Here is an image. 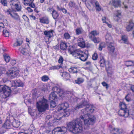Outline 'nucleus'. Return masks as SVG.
<instances>
[{
  "instance_id": "1",
  "label": "nucleus",
  "mask_w": 134,
  "mask_h": 134,
  "mask_svg": "<svg viewBox=\"0 0 134 134\" xmlns=\"http://www.w3.org/2000/svg\"><path fill=\"white\" fill-rule=\"evenodd\" d=\"M96 118L94 115L88 113H82L80 118L74 120L68 123L67 127L70 131L74 134L81 132L82 130L83 122L84 121L85 128H89L95 122Z\"/></svg>"
},
{
  "instance_id": "2",
  "label": "nucleus",
  "mask_w": 134,
  "mask_h": 134,
  "mask_svg": "<svg viewBox=\"0 0 134 134\" xmlns=\"http://www.w3.org/2000/svg\"><path fill=\"white\" fill-rule=\"evenodd\" d=\"M38 110L40 112L45 111L48 108L47 100L43 97L40 99L36 104Z\"/></svg>"
},
{
  "instance_id": "3",
  "label": "nucleus",
  "mask_w": 134,
  "mask_h": 134,
  "mask_svg": "<svg viewBox=\"0 0 134 134\" xmlns=\"http://www.w3.org/2000/svg\"><path fill=\"white\" fill-rule=\"evenodd\" d=\"M11 90L10 88L6 86L0 85V96L2 98H5L9 97L10 94Z\"/></svg>"
},
{
  "instance_id": "4",
  "label": "nucleus",
  "mask_w": 134,
  "mask_h": 134,
  "mask_svg": "<svg viewBox=\"0 0 134 134\" xmlns=\"http://www.w3.org/2000/svg\"><path fill=\"white\" fill-rule=\"evenodd\" d=\"M69 105L66 102L62 104L58 108V110L60 111L63 110L61 113V116L60 118L63 117H67L69 115L70 113L69 111H66V109L68 108Z\"/></svg>"
},
{
  "instance_id": "5",
  "label": "nucleus",
  "mask_w": 134,
  "mask_h": 134,
  "mask_svg": "<svg viewBox=\"0 0 134 134\" xmlns=\"http://www.w3.org/2000/svg\"><path fill=\"white\" fill-rule=\"evenodd\" d=\"M106 42L108 46V50L111 52L113 53L115 50L113 41L111 38V37L108 34H107L105 36Z\"/></svg>"
},
{
  "instance_id": "6",
  "label": "nucleus",
  "mask_w": 134,
  "mask_h": 134,
  "mask_svg": "<svg viewBox=\"0 0 134 134\" xmlns=\"http://www.w3.org/2000/svg\"><path fill=\"white\" fill-rule=\"evenodd\" d=\"M19 72L17 68H13L7 72V74L9 77L13 79L20 76Z\"/></svg>"
},
{
  "instance_id": "7",
  "label": "nucleus",
  "mask_w": 134,
  "mask_h": 134,
  "mask_svg": "<svg viewBox=\"0 0 134 134\" xmlns=\"http://www.w3.org/2000/svg\"><path fill=\"white\" fill-rule=\"evenodd\" d=\"M67 130V128L65 127L62 128L60 127H57L53 130L52 132L54 133V134H64Z\"/></svg>"
},
{
  "instance_id": "8",
  "label": "nucleus",
  "mask_w": 134,
  "mask_h": 134,
  "mask_svg": "<svg viewBox=\"0 0 134 134\" xmlns=\"http://www.w3.org/2000/svg\"><path fill=\"white\" fill-rule=\"evenodd\" d=\"M52 90L54 91L53 92L57 93L60 97L64 96V95L65 93L63 92L62 90L59 88L58 87L55 86L53 87Z\"/></svg>"
},
{
  "instance_id": "9",
  "label": "nucleus",
  "mask_w": 134,
  "mask_h": 134,
  "mask_svg": "<svg viewBox=\"0 0 134 134\" xmlns=\"http://www.w3.org/2000/svg\"><path fill=\"white\" fill-rule=\"evenodd\" d=\"M105 69L108 75L111 77L113 73L114 69L109 62H108L107 64L105 65Z\"/></svg>"
},
{
  "instance_id": "10",
  "label": "nucleus",
  "mask_w": 134,
  "mask_h": 134,
  "mask_svg": "<svg viewBox=\"0 0 134 134\" xmlns=\"http://www.w3.org/2000/svg\"><path fill=\"white\" fill-rule=\"evenodd\" d=\"M119 114L121 116H124L125 118H127L129 115V110L128 109H121L119 111Z\"/></svg>"
},
{
  "instance_id": "11",
  "label": "nucleus",
  "mask_w": 134,
  "mask_h": 134,
  "mask_svg": "<svg viewBox=\"0 0 134 134\" xmlns=\"http://www.w3.org/2000/svg\"><path fill=\"white\" fill-rule=\"evenodd\" d=\"M72 49H73L72 47L70 49H69V50L70 51V53L73 56L75 57H78L80 56V55H81L80 51L77 49L73 50Z\"/></svg>"
},
{
  "instance_id": "12",
  "label": "nucleus",
  "mask_w": 134,
  "mask_h": 134,
  "mask_svg": "<svg viewBox=\"0 0 134 134\" xmlns=\"http://www.w3.org/2000/svg\"><path fill=\"white\" fill-rule=\"evenodd\" d=\"M95 107L93 105H87L86 107L85 108L82 112L84 111H86L87 112L89 113H93L94 112L95 110Z\"/></svg>"
},
{
  "instance_id": "13",
  "label": "nucleus",
  "mask_w": 134,
  "mask_h": 134,
  "mask_svg": "<svg viewBox=\"0 0 134 134\" xmlns=\"http://www.w3.org/2000/svg\"><path fill=\"white\" fill-rule=\"evenodd\" d=\"M23 83L20 81L17 80L12 81V85L13 87H17L19 86H23Z\"/></svg>"
},
{
  "instance_id": "14",
  "label": "nucleus",
  "mask_w": 134,
  "mask_h": 134,
  "mask_svg": "<svg viewBox=\"0 0 134 134\" xmlns=\"http://www.w3.org/2000/svg\"><path fill=\"white\" fill-rule=\"evenodd\" d=\"M89 104V103L86 100H84L78 105L76 107V109H77L82 108L85 106H87Z\"/></svg>"
},
{
  "instance_id": "15",
  "label": "nucleus",
  "mask_w": 134,
  "mask_h": 134,
  "mask_svg": "<svg viewBox=\"0 0 134 134\" xmlns=\"http://www.w3.org/2000/svg\"><path fill=\"white\" fill-rule=\"evenodd\" d=\"M11 10L10 9H8L7 11V14L8 15H10L12 18L15 20H18L20 19L19 16L17 13H14L13 15L11 13Z\"/></svg>"
},
{
  "instance_id": "16",
  "label": "nucleus",
  "mask_w": 134,
  "mask_h": 134,
  "mask_svg": "<svg viewBox=\"0 0 134 134\" xmlns=\"http://www.w3.org/2000/svg\"><path fill=\"white\" fill-rule=\"evenodd\" d=\"M69 44L64 42H62L60 44V48L61 50L63 51L66 50Z\"/></svg>"
},
{
  "instance_id": "17",
  "label": "nucleus",
  "mask_w": 134,
  "mask_h": 134,
  "mask_svg": "<svg viewBox=\"0 0 134 134\" xmlns=\"http://www.w3.org/2000/svg\"><path fill=\"white\" fill-rule=\"evenodd\" d=\"M54 31L53 30L49 31L46 30L44 31V34L46 37L50 38L53 36V33Z\"/></svg>"
},
{
  "instance_id": "18",
  "label": "nucleus",
  "mask_w": 134,
  "mask_h": 134,
  "mask_svg": "<svg viewBox=\"0 0 134 134\" xmlns=\"http://www.w3.org/2000/svg\"><path fill=\"white\" fill-rule=\"evenodd\" d=\"M112 5H113L115 8H117L121 6V1L120 0H112L111 3Z\"/></svg>"
},
{
  "instance_id": "19",
  "label": "nucleus",
  "mask_w": 134,
  "mask_h": 134,
  "mask_svg": "<svg viewBox=\"0 0 134 134\" xmlns=\"http://www.w3.org/2000/svg\"><path fill=\"white\" fill-rule=\"evenodd\" d=\"M134 27V23H133L132 21H130L129 24L126 27V30L129 32Z\"/></svg>"
},
{
  "instance_id": "20",
  "label": "nucleus",
  "mask_w": 134,
  "mask_h": 134,
  "mask_svg": "<svg viewBox=\"0 0 134 134\" xmlns=\"http://www.w3.org/2000/svg\"><path fill=\"white\" fill-rule=\"evenodd\" d=\"M78 46L82 48L85 46V42L82 38H80L78 41Z\"/></svg>"
},
{
  "instance_id": "21",
  "label": "nucleus",
  "mask_w": 134,
  "mask_h": 134,
  "mask_svg": "<svg viewBox=\"0 0 134 134\" xmlns=\"http://www.w3.org/2000/svg\"><path fill=\"white\" fill-rule=\"evenodd\" d=\"M88 55L86 54H81L80 56L78 57H77V58L80 59L81 61H86L88 58Z\"/></svg>"
},
{
  "instance_id": "22",
  "label": "nucleus",
  "mask_w": 134,
  "mask_h": 134,
  "mask_svg": "<svg viewBox=\"0 0 134 134\" xmlns=\"http://www.w3.org/2000/svg\"><path fill=\"white\" fill-rule=\"evenodd\" d=\"M23 43V40L21 38H17L16 43L13 44L14 46H21Z\"/></svg>"
},
{
  "instance_id": "23",
  "label": "nucleus",
  "mask_w": 134,
  "mask_h": 134,
  "mask_svg": "<svg viewBox=\"0 0 134 134\" xmlns=\"http://www.w3.org/2000/svg\"><path fill=\"white\" fill-rule=\"evenodd\" d=\"M21 122L18 120H14L12 123V125L14 127L18 128L20 126Z\"/></svg>"
},
{
  "instance_id": "24",
  "label": "nucleus",
  "mask_w": 134,
  "mask_h": 134,
  "mask_svg": "<svg viewBox=\"0 0 134 134\" xmlns=\"http://www.w3.org/2000/svg\"><path fill=\"white\" fill-rule=\"evenodd\" d=\"M55 92H52L50 95L49 97V100H56L57 98V96Z\"/></svg>"
},
{
  "instance_id": "25",
  "label": "nucleus",
  "mask_w": 134,
  "mask_h": 134,
  "mask_svg": "<svg viewBox=\"0 0 134 134\" xmlns=\"http://www.w3.org/2000/svg\"><path fill=\"white\" fill-rule=\"evenodd\" d=\"M69 71L72 74H77L78 72L77 68L75 67H71L69 69Z\"/></svg>"
},
{
  "instance_id": "26",
  "label": "nucleus",
  "mask_w": 134,
  "mask_h": 134,
  "mask_svg": "<svg viewBox=\"0 0 134 134\" xmlns=\"http://www.w3.org/2000/svg\"><path fill=\"white\" fill-rule=\"evenodd\" d=\"M52 116L48 115L46 116L45 119L46 121L47 122L48 120H49V122L48 123V126L49 125L50 126H52V123H51V121L52 120Z\"/></svg>"
},
{
  "instance_id": "27",
  "label": "nucleus",
  "mask_w": 134,
  "mask_h": 134,
  "mask_svg": "<svg viewBox=\"0 0 134 134\" xmlns=\"http://www.w3.org/2000/svg\"><path fill=\"white\" fill-rule=\"evenodd\" d=\"M99 34V33L96 30H93L91 31L89 34V38H90L91 36H92V37H95V36H97Z\"/></svg>"
},
{
  "instance_id": "28",
  "label": "nucleus",
  "mask_w": 134,
  "mask_h": 134,
  "mask_svg": "<svg viewBox=\"0 0 134 134\" xmlns=\"http://www.w3.org/2000/svg\"><path fill=\"white\" fill-rule=\"evenodd\" d=\"M40 22L43 24H48L49 23V20L47 18H43L40 19Z\"/></svg>"
},
{
  "instance_id": "29",
  "label": "nucleus",
  "mask_w": 134,
  "mask_h": 134,
  "mask_svg": "<svg viewBox=\"0 0 134 134\" xmlns=\"http://www.w3.org/2000/svg\"><path fill=\"white\" fill-rule=\"evenodd\" d=\"M90 39L94 43H98L100 41V39L98 37H92L91 36Z\"/></svg>"
},
{
  "instance_id": "30",
  "label": "nucleus",
  "mask_w": 134,
  "mask_h": 134,
  "mask_svg": "<svg viewBox=\"0 0 134 134\" xmlns=\"http://www.w3.org/2000/svg\"><path fill=\"white\" fill-rule=\"evenodd\" d=\"M60 75L62 77H63V78H65L66 79H69L70 77L69 74L65 72L61 73Z\"/></svg>"
},
{
  "instance_id": "31",
  "label": "nucleus",
  "mask_w": 134,
  "mask_h": 134,
  "mask_svg": "<svg viewBox=\"0 0 134 134\" xmlns=\"http://www.w3.org/2000/svg\"><path fill=\"white\" fill-rule=\"evenodd\" d=\"M108 62H106L103 58V57H101L99 62L100 66L101 67H103L105 65H105L107 64Z\"/></svg>"
},
{
  "instance_id": "32",
  "label": "nucleus",
  "mask_w": 134,
  "mask_h": 134,
  "mask_svg": "<svg viewBox=\"0 0 134 134\" xmlns=\"http://www.w3.org/2000/svg\"><path fill=\"white\" fill-rule=\"evenodd\" d=\"M2 126L6 129H9L10 128V123L9 122H6L3 124Z\"/></svg>"
},
{
  "instance_id": "33",
  "label": "nucleus",
  "mask_w": 134,
  "mask_h": 134,
  "mask_svg": "<svg viewBox=\"0 0 134 134\" xmlns=\"http://www.w3.org/2000/svg\"><path fill=\"white\" fill-rule=\"evenodd\" d=\"M52 14L53 18L55 19H56L59 16L58 12L55 10L53 11Z\"/></svg>"
},
{
  "instance_id": "34",
  "label": "nucleus",
  "mask_w": 134,
  "mask_h": 134,
  "mask_svg": "<svg viewBox=\"0 0 134 134\" xmlns=\"http://www.w3.org/2000/svg\"><path fill=\"white\" fill-rule=\"evenodd\" d=\"M125 65L127 67L134 66V61H129L126 62L125 63Z\"/></svg>"
},
{
  "instance_id": "35",
  "label": "nucleus",
  "mask_w": 134,
  "mask_h": 134,
  "mask_svg": "<svg viewBox=\"0 0 134 134\" xmlns=\"http://www.w3.org/2000/svg\"><path fill=\"white\" fill-rule=\"evenodd\" d=\"M5 71L4 65L1 64H0V72L2 74L4 73Z\"/></svg>"
},
{
  "instance_id": "36",
  "label": "nucleus",
  "mask_w": 134,
  "mask_h": 134,
  "mask_svg": "<svg viewBox=\"0 0 134 134\" xmlns=\"http://www.w3.org/2000/svg\"><path fill=\"white\" fill-rule=\"evenodd\" d=\"M50 104L51 107L52 108H54L57 105V103L55 101V100H49Z\"/></svg>"
},
{
  "instance_id": "37",
  "label": "nucleus",
  "mask_w": 134,
  "mask_h": 134,
  "mask_svg": "<svg viewBox=\"0 0 134 134\" xmlns=\"http://www.w3.org/2000/svg\"><path fill=\"white\" fill-rule=\"evenodd\" d=\"M3 34L5 37H9V32L6 29H4L3 31Z\"/></svg>"
},
{
  "instance_id": "38",
  "label": "nucleus",
  "mask_w": 134,
  "mask_h": 134,
  "mask_svg": "<svg viewBox=\"0 0 134 134\" xmlns=\"http://www.w3.org/2000/svg\"><path fill=\"white\" fill-rule=\"evenodd\" d=\"M10 3L11 5H12L14 6L19 3V2L18 0H12L10 1Z\"/></svg>"
},
{
  "instance_id": "39",
  "label": "nucleus",
  "mask_w": 134,
  "mask_h": 134,
  "mask_svg": "<svg viewBox=\"0 0 134 134\" xmlns=\"http://www.w3.org/2000/svg\"><path fill=\"white\" fill-rule=\"evenodd\" d=\"M14 8L18 12L21 11V5L19 4V3L16 5L14 6Z\"/></svg>"
},
{
  "instance_id": "40",
  "label": "nucleus",
  "mask_w": 134,
  "mask_h": 134,
  "mask_svg": "<svg viewBox=\"0 0 134 134\" xmlns=\"http://www.w3.org/2000/svg\"><path fill=\"white\" fill-rule=\"evenodd\" d=\"M84 79L81 78H79L75 81V82L76 83L80 84L83 82L84 81Z\"/></svg>"
},
{
  "instance_id": "41",
  "label": "nucleus",
  "mask_w": 134,
  "mask_h": 134,
  "mask_svg": "<svg viewBox=\"0 0 134 134\" xmlns=\"http://www.w3.org/2000/svg\"><path fill=\"white\" fill-rule=\"evenodd\" d=\"M105 47V44L104 42H102L100 43L98 49L100 51H102V48H104Z\"/></svg>"
},
{
  "instance_id": "42",
  "label": "nucleus",
  "mask_w": 134,
  "mask_h": 134,
  "mask_svg": "<svg viewBox=\"0 0 134 134\" xmlns=\"http://www.w3.org/2000/svg\"><path fill=\"white\" fill-rule=\"evenodd\" d=\"M112 130L113 131H114L113 133V134H117L116 133H115V132H117V134H119L121 132V131H120V129L118 128H113V129H112Z\"/></svg>"
},
{
  "instance_id": "43",
  "label": "nucleus",
  "mask_w": 134,
  "mask_h": 134,
  "mask_svg": "<svg viewBox=\"0 0 134 134\" xmlns=\"http://www.w3.org/2000/svg\"><path fill=\"white\" fill-rule=\"evenodd\" d=\"M120 109L125 110L128 109L126 108V106L124 103H120Z\"/></svg>"
},
{
  "instance_id": "44",
  "label": "nucleus",
  "mask_w": 134,
  "mask_h": 134,
  "mask_svg": "<svg viewBox=\"0 0 134 134\" xmlns=\"http://www.w3.org/2000/svg\"><path fill=\"white\" fill-rule=\"evenodd\" d=\"M122 40L124 41V43L128 44L129 42L127 37L125 36H122Z\"/></svg>"
},
{
  "instance_id": "45",
  "label": "nucleus",
  "mask_w": 134,
  "mask_h": 134,
  "mask_svg": "<svg viewBox=\"0 0 134 134\" xmlns=\"http://www.w3.org/2000/svg\"><path fill=\"white\" fill-rule=\"evenodd\" d=\"M61 65H56L52 66L50 68V69L51 70H54L55 69H58L62 68Z\"/></svg>"
},
{
  "instance_id": "46",
  "label": "nucleus",
  "mask_w": 134,
  "mask_h": 134,
  "mask_svg": "<svg viewBox=\"0 0 134 134\" xmlns=\"http://www.w3.org/2000/svg\"><path fill=\"white\" fill-rule=\"evenodd\" d=\"M69 6L71 7H74L76 9L77 8V6L76 5L75 3L72 2H70L69 3Z\"/></svg>"
},
{
  "instance_id": "47",
  "label": "nucleus",
  "mask_w": 134,
  "mask_h": 134,
  "mask_svg": "<svg viewBox=\"0 0 134 134\" xmlns=\"http://www.w3.org/2000/svg\"><path fill=\"white\" fill-rule=\"evenodd\" d=\"M63 61L64 59L63 57L62 56L60 55L58 61V63L61 65L63 63Z\"/></svg>"
},
{
  "instance_id": "48",
  "label": "nucleus",
  "mask_w": 134,
  "mask_h": 134,
  "mask_svg": "<svg viewBox=\"0 0 134 134\" xmlns=\"http://www.w3.org/2000/svg\"><path fill=\"white\" fill-rule=\"evenodd\" d=\"M49 78L47 76L44 75L42 77L41 79L44 81H46L48 80Z\"/></svg>"
},
{
  "instance_id": "49",
  "label": "nucleus",
  "mask_w": 134,
  "mask_h": 134,
  "mask_svg": "<svg viewBox=\"0 0 134 134\" xmlns=\"http://www.w3.org/2000/svg\"><path fill=\"white\" fill-rule=\"evenodd\" d=\"M34 92V93L32 94V97L34 99H35L37 98L38 97V96L37 94V92L36 91L35 92V91L34 90L32 91V92Z\"/></svg>"
},
{
  "instance_id": "50",
  "label": "nucleus",
  "mask_w": 134,
  "mask_h": 134,
  "mask_svg": "<svg viewBox=\"0 0 134 134\" xmlns=\"http://www.w3.org/2000/svg\"><path fill=\"white\" fill-rule=\"evenodd\" d=\"M1 3L4 6L7 5V1L6 0H1Z\"/></svg>"
},
{
  "instance_id": "51",
  "label": "nucleus",
  "mask_w": 134,
  "mask_h": 134,
  "mask_svg": "<svg viewBox=\"0 0 134 134\" xmlns=\"http://www.w3.org/2000/svg\"><path fill=\"white\" fill-rule=\"evenodd\" d=\"M4 58L5 61L7 63L9 62L10 60V58L9 56L5 55L4 56Z\"/></svg>"
},
{
  "instance_id": "52",
  "label": "nucleus",
  "mask_w": 134,
  "mask_h": 134,
  "mask_svg": "<svg viewBox=\"0 0 134 134\" xmlns=\"http://www.w3.org/2000/svg\"><path fill=\"white\" fill-rule=\"evenodd\" d=\"M7 130L5 128L2 126L0 131V134H3L4 133L7 131Z\"/></svg>"
},
{
  "instance_id": "53",
  "label": "nucleus",
  "mask_w": 134,
  "mask_h": 134,
  "mask_svg": "<svg viewBox=\"0 0 134 134\" xmlns=\"http://www.w3.org/2000/svg\"><path fill=\"white\" fill-rule=\"evenodd\" d=\"M60 117L59 118V119H57V118H55L54 119H52V120L51 121V123H52V125H53V124H52V123H54L55 122H58L59 120H60L62 118H60Z\"/></svg>"
},
{
  "instance_id": "54",
  "label": "nucleus",
  "mask_w": 134,
  "mask_h": 134,
  "mask_svg": "<svg viewBox=\"0 0 134 134\" xmlns=\"http://www.w3.org/2000/svg\"><path fill=\"white\" fill-rule=\"evenodd\" d=\"M64 36L65 38L66 39H69L70 37V35L67 33H65L64 34Z\"/></svg>"
},
{
  "instance_id": "55",
  "label": "nucleus",
  "mask_w": 134,
  "mask_h": 134,
  "mask_svg": "<svg viewBox=\"0 0 134 134\" xmlns=\"http://www.w3.org/2000/svg\"><path fill=\"white\" fill-rule=\"evenodd\" d=\"M98 55L97 53H95L92 55V59L94 60H96L98 58Z\"/></svg>"
},
{
  "instance_id": "56",
  "label": "nucleus",
  "mask_w": 134,
  "mask_h": 134,
  "mask_svg": "<svg viewBox=\"0 0 134 134\" xmlns=\"http://www.w3.org/2000/svg\"><path fill=\"white\" fill-rule=\"evenodd\" d=\"M102 84L103 86L106 87L107 90H108L109 87V85L105 82H102Z\"/></svg>"
},
{
  "instance_id": "57",
  "label": "nucleus",
  "mask_w": 134,
  "mask_h": 134,
  "mask_svg": "<svg viewBox=\"0 0 134 134\" xmlns=\"http://www.w3.org/2000/svg\"><path fill=\"white\" fill-rule=\"evenodd\" d=\"M76 34L78 35L81 34L82 32L81 29L80 28L76 29Z\"/></svg>"
},
{
  "instance_id": "58",
  "label": "nucleus",
  "mask_w": 134,
  "mask_h": 134,
  "mask_svg": "<svg viewBox=\"0 0 134 134\" xmlns=\"http://www.w3.org/2000/svg\"><path fill=\"white\" fill-rule=\"evenodd\" d=\"M29 113L31 116H33L34 113L32 111V109L31 108H29Z\"/></svg>"
},
{
  "instance_id": "59",
  "label": "nucleus",
  "mask_w": 134,
  "mask_h": 134,
  "mask_svg": "<svg viewBox=\"0 0 134 134\" xmlns=\"http://www.w3.org/2000/svg\"><path fill=\"white\" fill-rule=\"evenodd\" d=\"M26 49L25 48H23L21 50V52L22 54H25L26 53Z\"/></svg>"
},
{
  "instance_id": "60",
  "label": "nucleus",
  "mask_w": 134,
  "mask_h": 134,
  "mask_svg": "<svg viewBox=\"0 0 134 134\" xmlns=\"http://www.w3.org/2000/svg\"><path fill=\"white\" fill-rule=\"evenodd\" d=\"M23 18L25 21L29 22V19L26 15H23Z\"/></svg>"
},
{
  "instance_id": "61",
  "label": "nucleus",
  "mask_w": 134,
  "mask_h": 134,
  "mask_svg": "<svg viewBox=\"0 0 134 134\" xmlns=\"http://www.w3.org/2000/svg\"><path fill=\"white\" fill-rule=\"evenodd\" d=\"M129 95V94H127V95H126L125 98L126 100L128 102H129L131 100V98H130L128 96Z\"/></svg>"
},
{
  "instance_id": "62",
  "label": "nucleus",
  "mask_w": 134,
  "mask_h": 134,
  "mask_svg": "<svg viewBox=\"0 0 134 134\" xmlns=\"http://www.w3.org/2000/svg\"><path fill=\"white\" fill-rule=\"evenodd\" d=\"M121 13H119L118 11L117 14L115 15V16H114V17L115 18L116 17L118 18H120V16H121Z\"/></svg>"
},
{
  "instance_id": "63",
  "label": "nucleus",
  "mask_w": 134,
  "mask_h": 134,
  "mask_svg": "<svg viewBox=\"0 0 134 134\" xmlns=\"http://www.w3.org/2000/svg\"><path fill=\"white\" fill-rule=\"evenodd\" d=\"M106 17L105 16L103 17L102 18V20L103 23L107 24V22L106 21Z\"/></svg>"
},
{
  "instance_id": "64",
  "label": "nucleus",
  "mask_w": 134,
  "mask_h": 134,
  "mask_svg": "<svg viewBox=\"0 0 134 134\" xmlns=\"http://www.w3.org/2000/svg\"><path fill=\"white\" fill-rule=\"evenodd\" d=\"M11 63L12 65H14L16 63V61L15 60H12L11 62Z\"/></svg>"
}]
</instances>
